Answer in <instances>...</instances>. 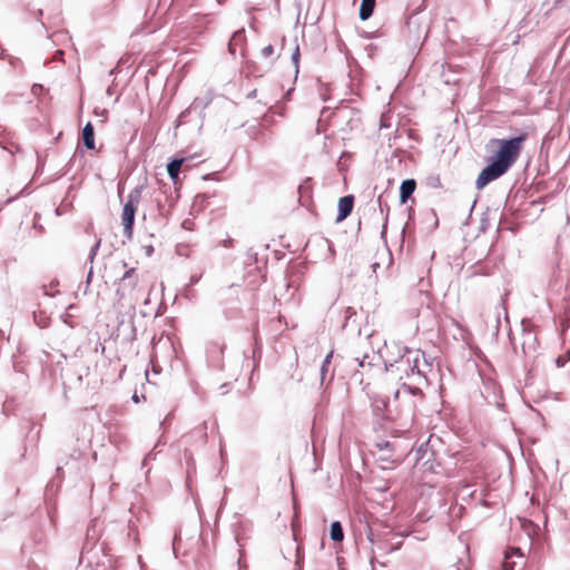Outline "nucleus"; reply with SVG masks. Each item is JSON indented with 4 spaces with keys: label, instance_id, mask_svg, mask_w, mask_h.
I'll list each match as a JSON object with an SVG mask.
<instances>
[{
    "label": "nucleus",
    "instance_id": "1",
    "mask_svg": "<svg viewBox=\"0 0 570 570\" xmlns=\"http://www.w3.org/2000/svg\"><path fill=\"white\" fill-rule=\"evenodd\" d=\"M527 139L528 134L525 132L510 139H492L490 145L497 146L498 149L492 156V161L479 174L475 187L481 190L488 184L504 175L520 157Z\"/></svg>",
    "mask_w": 570,
    "mask_h": 570
},
{
    "label": "nucleus",
    "instance_id": "2",
    "mask_svg": "<svg viewBox=\"0 0 570 570\" xmlns=\"http://www.w3.org/2000/svg\"><path fill=\"white\" fill-rule=\"evenodd\" d=\"M384 368L400 381L420 374L419 353L394 342L385 344Z\"/></svg>",
    "mask_w": 570,
    "mask_h": 570
},
{
    "label": "nucleus",
    "instance_id": "3",
    "mask_svg": "<svg viewBox=\"0 0 570 570\" xmlns=\"http://www.w3.org/2000/svg\"><path fill=\"white\" fill-rule=\"evenodd\" d=\"M423 397L424 394L420 389L403 384L394 397L385 404L387 419L393 421L404 419L413 422L417 405L416 399L422 401Z\"/></svg>",
    "mask_w": 570,
    "mask_h": 570
},
{
    "label": "nucleus",
    "instance_id": "4",
    "mask_svg": "<svg viewBox=\"0 0 570 570\" xmlns=\"http://www.w3.org/2000/svg\"><path fill=\"white\" fill-rule=\"evenodd\" d=\"M141 279V275L138 273L137 268H128L117 283V302L121 304L125 299H134L136 293L140 291Z\"/></svg>",
    "mask_w": 570,
    "mask_h": 570
},
{
    "label": "nucleus",
    "instance_id": "5",
    "mask_svg": "<svg viewBox=\"0 0 570 570\" xmlns=\"http://www.w3.org/2000/svg\"><path fill=\"white\" fill-rule=\"evenodd\" d=\"M139 198L130 194L124 205L121 214V225L126 238L131 239L134 235L135 215L138 208Z\"/></svg>",
    "mask_w": 570,
    "mask_h": 570
},
{
    "label": "nucleus",
    "instance_id": "6",
    "mask_svg": "<svg viewBox=\"0 0 570 570\" xmlns=\"http://www.w3.org/2000/svg\"><path fill=\"white\" fill-rule=\"evenodd\" d=\"M354 199L355 198L353 195L343 196L338 199V202H337L338 214L335 218L336 223L343 222L351 215L353 207H354Z\"/></svg>",
    "mask_w": 570,
    "mask_h": 570
},
{
    "label": "nucleus",
    "instance_id": "7",
    "mask_svg": "<svg viewBox=\"0 0 570 570\" xmlns=\"http://www.w3.org/2000/svg\"><path fill=\"white\" fill-rule=\"evenodd\" d=\"M355 360L358 362V366L364 368L367 373H370L373 367L380 365L375 362L379 361L380 357H376L374 353L372 355H368L367 353H355Z\"/></svg>",
    "mask_w": 570,
    "mask_h": 570
},
{
    "label": "nucleus",
    "instance_id": "8",
    "mask_svg": "<svg viewBox=\"0 0 570 570\" xmlns=\"http://www.w3.org/2000/svg\"><path fill=\"white\" fill-rule=\"evenodd\" d=\"M416 189V181L414 179H406L401 184L400 187V202L405 204L407 199Z\"/></svg>",
    "mask_w": 570,
    "mask_h": 570
},
{
    "label": "nucleus",
    "instance_id": "9",
    "mask_svg": "<svg viewBox=\"0 0 570 570\" xmlns=\"http://www.w3.org/2000/svg\"><path fill=\"white\" fill-rule=\"evenodd\" d=\"M522 552H521V549L520 548H509L507 551H505V554H504V560H503V563H502V570H514V566L515 563L513 561H511V559L513 557H522Z\"/></svg>",
    "mask_w": 570,
    "mask_h": 570
},
{
    "label": "nucleus",
    "instance_id": "10",
    "mask_svg": "<svg viewBox=\"0 0 570 570\" xmlns=\"http://www.w3.org/2000/svg\"><path fill=\"white\" fill-rule=\"evenodd\" d=\"M185 158L174 159L167 165V173L174 184L178 180L179 171L185 163Z\"/></svg>",
    "mask_w": 570,
    "mask_h": 570
},
{
    "label": "nucleus",
    "instance_id": "11",
    "mask_svg": "<svg viewBox=\"0 0 570 570\" xmlns=\"http://www.w3.org/2000/svg\"><path fill=\"white\" fill-rule=\"evenodd\" d=\"M82 141L87 149L95 148V131L94 126L88 122L82 129Z\"/></svg>",
    "mask_w": 570,
    "mask_h": 570
},
{
    "label": "nucleus",
    "instance_id": "12",
    "mask_svg": "<svg viewBox=\"0 0 570 570\" xmlns=\"http://www.w3.org/2000/svg\"><path fill=\"white\" fill-rule=\"evenodd\" d=\"M375 4L376 0H362L360 7V19L363 21L370 19L374 12Z\"/></svg>",
    "mask_w": 570,
    "mask_h": 570
},
{
    "label": "nucleus",
    "instance_id": "13",
    "mask_svg": "<svg viewBox=\"0 0 570 570\" xmlns=\"http://www.w3.org/2000/svg\"><path fill=\"white\" fill-rule=\"evenodd\" d=\"M331 539L341 542L344 539V532L341 522L335 521L331 524Z\"/></svg>",
    "mask_w": 570,
    "mask_h": 570
},
{
    "label": "nucleus",
    "instance_id": "14",
    "mask_svg": "<svg viewBox=\"0 0 570 570\" xmlns=\"http://www.w3.org/2000/svg\"><path fill=\"white\" fill-rule=\"evenodd\" d=\"M244 40H245L244 31H236V32L233 35V37H232V39H230V41H229V43H228V49H229V51H230L232 53H235V47H236L237 45H242V43L244 42Z\"/></svg>",
    "mask_w": 570,
    "mask_h": 570
},
{
    "label": "nucleus",
    "instance_id": "15",
    "mask_svg": "<svg viewBox=\"0 0 570 570\" xmlns=\"http://www.w3.org/2000/svg\"><path fill=\"white\" fill-rule=\"evenodd\" d=\"M225 348H226L225 343L212 342L207 348V353L209 355H213L215 353L223 355Z\"/></svg>",
    "mask_w": 570,
    "mask_h": 570
},
{
    "label": "nucleus",
    "instance_id": "16",
    "mask_svg": "<svg viewBox=\"0 0 570 570\" xmlns=\"http://www.w3.org/2000/svg\"><path fill=\"white\" fill-rule=\"evenodd\" d=\"M333 354H334V352L330 351L328 354L325 356V358L323 361L322 368H321L322 380H324V377H325V374H326V372L328 370V366L331 364Z\"/></svg>",
    "mask_w": 570,
    "mask_h": 570
},
{
    "label": "nucleus",
    "instance_id": "17",
    "mask_svg": "<svg viewBox=\"0 0 570 570\" xmlns=\"http://www.w3.org/2000/svg\"><path fill=\"white\" fill-rule=\"evenodd\" d=\"M274 52H275V49H274V46H273V45H267V46H265V47L262 49V51H261L262 56H263V57H265V58H268V57L273 56V55H274Z\"/></svg>",
    "mask_w": 570,
    "mask_h": 570
},
{
    "label": "nucleus",
    "instance_id": "18",
    "mask_svg": "<svg viewBox=\"0 0 570 570\" xmlns=\"http://www.w3.org/2000/svg\"><path fill=\"white\" fill-rule=\"evenodd\" d=\"M299 47L296 46L295 47V50L293 52V56H292V59H293V62L295 65V69L297 70L298 69V61H299Z\"/></svg>",
    "mask_w": 570,
    "mask_h": 570
},
{
    "label": "nucleus",
    "instance_id": "19",
    "mask_svg": "<svg viewBox=\"0 0 570 570\" xmlns=\"http://www.w3.org/2000/svg\"><path fill=\"white\" fill-rule=\"evenodd\" d=\"M145 249L147 255H151L154 252V247L151 245L146 246Z\"/></svg>",
    "mask_w": 570,
    "mask_h": 570
}]
</instances>
